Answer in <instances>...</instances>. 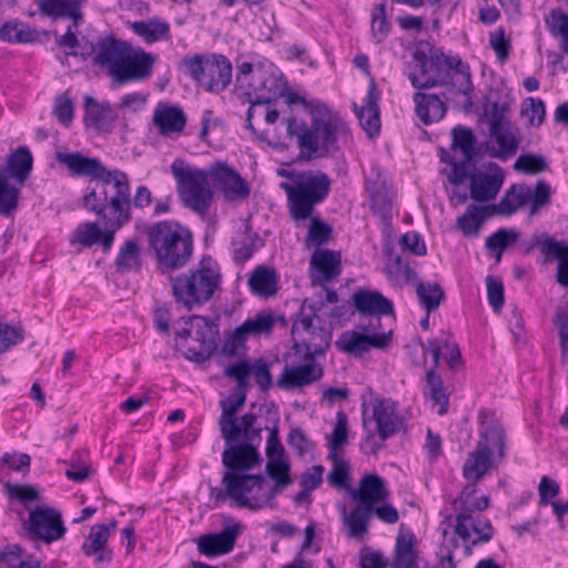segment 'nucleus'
<instances>
[{
    "instance_id": "864d4df0",
    "label": "nucleus",
    "mask_w": 568,
    "mask_h": 568,
    "mask_svg": "<svg viewBox=\"0 0 568 568\" xmlns=\"http://www.w3.org/2000/svg\"><path fill=\"white\" fill-rule=\"evenodd\" d=\"M486 209L470 204L465 213L457 219V226L465 236H477L484 217L480 214Z\"/></svg>"
},
{
    "instance_id": "1a4fd4ad",
    "label": "nucleus",
    "mask_w": 568,
    "mask_h": 568,
    "mask_svg": "<svg viewBox=\"0 0 568 568\" xmlns=\"http://www.w3.org/2000/svg\"><path fill=\"white\" fill-rule=\"evenodd\" d=\"M320 304H308V300H304L291 329L293 349L302 358L323 355L332 342L333 328L329 324L322 323L323 302Z\"/></svg>"
},
{
    "instance_id": "a211bd4d",
    "label": "nucleus",
    "mask_w": 568,
    "mask_h": 568,
    "mask_svg": "<svg viewBox=\"0 0 568 568\" xmlns=\"http://www.w3.org/2000/svg\"><path fill=\"white\" fill-rule=\"evenodd\" d=\"M475 135L473 131L465 126H455L452 130V150L462 152L463 159L457 161L448 155L442 158V161L447 162L452 166L448 174V181L454 185L462 184L468 176V169L475 149Z\"/></svg>"
},
{
    "instance_id": "412c9836",
    "label": "nucleus",
    "mask_w": 568,
    "mask_h": 568,
    "mask_svg": "<svg viewBox=\"0 0 568 568\" xmlns=\"http://www.w3.org/2000/svg\"><path fill=\"white\" fill-rule=\"evenodd\" d=\"M470 197L476 202H488L499 193L504 183V172L496 163H490L486 172L468 173Z\"/></svg>"
},
{
    "instance_id": "a18cd8bd",
    "label": "nucleus",
    "mask_w": 568,
    "mask_h": 568,
    "mask_svg": "<svg viewBox=\"0 0 568 568\" xmlns=\"http://www.w3.org/2000/svg\"><path fill=\"white\" fill-rule=\"evenodd\" d=\"M258 235L252 232L248 224H245L244 230L232 241L234 258L240 262L247 261L258 248Z\"/></svg>"
},
{
    "instance_id": "13d9d810",
    "label": "nucleus",
    "mask_w": 568,
    "mask_h": 568,
    "mask_svg": "<svg viewBox=\"0 0 568 568\" xmlns=\"http://www.w3.org/2000/svg\"><path fill=\"white\" fill-rule=\"evenodd\" d=\"M333 467L327 475V481L332 487L345 488L348 486L349 467L348 464L338 455H329Z\"/></svg>"
},
{
    "instance_id": "f8f14e48",
    "label": "nucleus",
    "mask_w": 568,
    "mask_h": 568,
    "mask_svg": "<svg viewBox=\"0 0 568 568\" xmlns=\"http://www.w3.org/2000/svg\"><path fill=\"white\" fill-rule=\"evenodd\" d=\"M55 160L65 165L72 175L88 176L100 183L89 192L121 194L130 191L128 174L118 169L108 170L97 158H88L80 152H57Z\"/></svg>"
},
{
    "instance_id": "680f3d73",
    "label": "nucleus",
    "mask_w": 568,
    "mask_h": 568,
    "mask_svg": "<svg viewBox=\"0 0 568 568\" xmlns=\"http://www.w3.org/2000/svg\"><path fill=\"white\" fill-rule=\"evenodd\" d=\"M514 169L528 174H537L547 169V163L544 156L527 153L517 158Z\"/></svg>"
},
{
    "instance_id": "09e8293b",
    "label": "nucleus",
    "mask_w": 568,
    "mask_h": 568,
    "mask_svg": "<svg viewBox=\"0 0 568 568\" xmlns=\"http://www.w3.org/2000/svg\"><path fill=\"white\" fill-rule=\"evenodd\" d=\"M265 469L267 475L275 480L273 487L268 486V491H273L274 497L292 484L290 464L283 457L268 459Z\"/></svg>"
},
{
    "instance_id": "2eb2a0df",
    "label": "nucleus",
    "mask_w": 568,
    "mask_h": 568,
    "mask_svg": "<svg viewBox=\"0 0 568 568\" xmlns=\"http://www.w3.org/2000/svg\"><path fill=\"white\" fill-rule=\"evenodd\" d=\"M189 323L190 328L176 333V346L189 361L202 364L211 357L215 348L213 325L206 317L197 315L191 316Z\"/></svg>"
},
{
    "instance_id": "e433bc0d",
    "label": "nucleus",
    "mask_w": 568,
    "mask_h": 568,
    "mask_svg": "<svg viewBox=\"0 0 568 568\" xmlns=\"http://www.w3.org/2000/svg\"><path fill=\"white\" fill-rule=\"evenodd\" d=\"M372 514L373 507L362 503H357L349 513L343 507L342 520L347 528V536L349 538H356L365 535L368 530Z\"/></svg>"
},
{
    "instance_id": "6e6552de",
    "label": "nucleus",
    "mask_w": 568,
    "mask_h": 568,
    "mask_svg": "<svg viewBox=\"0 0 568 568\" xmlns=\"http://www.w3.org/2000/svg\"><path fill=\"white\" fill-rule=\"evenodd\" d=\"M149 248L159 268L171 272L182 268L193 253L191 232L175 221H161L148 229Z\"/></svg>"
},
{
    "instance_id": "aec40b11",
    "label": "nucleus",
    "mask_w": 568,
    "mask_h": 568,
    "mask_svg": "<svg viewBox=\"0 0 568 568\" xmlns=\"http://www.w3.org/2000/svg\"><path fill=\"white\" fill-rule=\"evenodd\" d=\"M241 532V524L229 518V524L219 532L201 535L197 540V550L206 557H216L231 552Z\"/></svg>"
},
{
    "instance_id": "5fc2aeb1",
    "label": "nucleus",
    "mask_w": 568,
    "mask_h": 568,
    "mask_svg": "<svg viewBox=\"0 0 568 568\" xmlns=\"http://www.w3.org/2000/svg\"><path fill=\"white\" fill-rule=\"evenodd\" d=\"M246 400V395L244 392L240 390L235 394H232L220 400L221 406V415L217 419V425L221 426L223 424L233 422L237 418L239 410L244 406Z\"/></svg>"
},
{
    "instance_id": "7ed1b4c3",
    "label": "nucleus",
    "mask_w": 568,
    "mask_h": 568,
    "mask_svg": "<svg viewBox=\"0 0 568 568\" xmlns=\"http://www.w3.org/2000/svg\"><path fill=\"white\" fill-rule=\"evenodd\" d=\"M87 53L92 55V63L106 70L113 85L144 81L153 71L154 57L132 47L113 34L100 39L97 44L89 43Z\"/></svg>"
},
{
    "instance_id": "9d476101",
    "label": "nucleus",
    "mask_w": 568,
    "mask_h": 568,
    "mask_svg": "<svg viewBox=\"0 0 568 568\" xmlns=\"http://www.w3.org/2000/svg\"><path fill=\"white\" fill-rule=\"evenodd\" d=\"M280 187L287 195L291 216L295 221H304L328 195L331 180L322 171H303L294 175V183L282 182Z\"/></svg>"
},
{
    "instance_id": "473e14b6",
    "label": "nucleus",
    "mask_w": 568,
    "mask_h": 568,
    "mask_svg": "<svg viewBox=\"0 0 568 568\" xmlns=\"http://www.w3.org/2000/svg\"><path fill=\"white\" fill-rule=\"evenodd\" d=\"M153 122L161 135L170 136L184 130L186 118L181 108L160 104L154 111Z\"/></svg>"
},
{
    "instance_id": "4c0bfd02",
    "label": "nucleus",
    "mask_w": 568,
    "mask_h": 568,
    "mask_svg": "<svg viewBox=\"0 0 568 568\" xmlns=\"http://www.w3.org/2000/svg\"><path fill=\"white\" fill-rule=\"evenodd\" d=\"M277 274L274 268L260 265L252 271L248 286L254 295L270 297L277 292Z\"/></svg>"
},
{
    "instance_id": "37998d69",
    "label": "nucleus",
    "mask_w": 568,
    "mask_h": 568,
    "mask_svg": "<svg viewBox=\"0 0 568 568\" xmlns=\"http://www.w3.org/2000/svg\"><path fill=\"white\" fill-rule=\"evenodd\" d=\"M424 395L425 397L430 399L434 405L439 406V415H444L447 413L449 398L445 392L442 377L436 372H434V369H429L426 373V385L424 389Z\"/></svg>"
},
{
    "instance_id": "39448f33",
    "label": "nucleus",
    "mask_w": 568,
    "mask_h": 568,
    "mask_svg": "<svg viewBox=\"0 0 568 568\" xmlns=\"http://www.w3.org/2000/svg\"><path fill=\"white\" fill-rule=\"evenodd\" d=\"M258 465L226 468L222 476L223 487L211 488V496L216 501H232L237 508H245L252 511L264 508L274 499V493L268 491V483L262 474H247V470Z\"/></svg>"
},
{
    "instance_id": "de8ad7c7",
    "label": "nucleus",
    "mask_w": 568,
    "mask_h": 568,
    "mask_svg": "<svg viewBox=\"0 0 568 568\" xmlns=\"http://www.w3.org/2000/svg\"><path fill=\"white\" fill-rule=\"evenodd\" d=\"M275 325V318L271 312L261 311L253 317L245 320L239 327L248 338L250 336L270 335Z\"/></svg>"
},
{
    "instance_id": "423d86ee",
    "label": "nucleus",
    "mask_w": 568,
    "mask_h": 568,
    "mask_svg": "<svg viewBox=\"0 0 568 568\" xmlns=\"http://www.w3.org/2000/svg\"><path fill=\"white\" fill-rule=\"evenodd\" d=\"M219 428L226 445L222 453V464L225 468L261 465L262 458L257 447L262 442L263 427L257 423L255 414L247 412Z\"/></svg>"
},
{
    "instance_id": "b1692460",
    "label": "nucleus",
    "mask_w": 568,
    "mask_h": 568,
    "mask_svg": "<svg viewBox=\"0 0 568 568\" xmlns=\"http://www.w3.org/2000/svg\"><path fill=\"white\" fill-rule=\"evenodd\" d=\"M304 364L295 366H285L280 378L276 382L277 387L282 389H293L310 385L323 376V367L316 363L315 358H303Z\"/></svg>"
},
{
    "instance_id": "79ce46f5",
    "label": "nucleus",
    "mask_w": 568,
    "mask_h": 568,
    "mask_svg": "<svg viewBox=\"0 0 568 568\" xmlns=\"http://www.w3.org/2000/svg\"><path fill=\"white\" fill-rule=\"evenodd\" d=\"M0 38L7 42L32 43L38 41L39 33L24 22L11 20L0 28Z\"/></svg>"
},
{
    "instance_id": "a19ab883",
    "label": "nucleus",
    "mask_w": 568,
    "mask_h": 568,
    "mask_svg": "<svg viewBox=\"0 0 568 568\" xmlns=\"http://www.w3.org/2000/svg\"><path fill=\"white\" fill-rule=\"evenodd\" d=\"M115 266L121 273H138L141 270V247L136 240H128L123 243L115 258Z\"/></svg>"
},
{
    "instance_id": "c9c22d12",
    "label": "nucleus",
    "mask_w": 568,
    "mask_h": 568,
    "mask_svg": "<svg viewBox=\"0 0 568 568\" xmlns=\"http://www.w3.org/2000/svg\"><path fill=\"white\" fill-rule=\"evenodd\" d=\"M530 187L526 184H513L506 190L497 205L490 209L500 215L510 216L529 203Z\"/></svg>"
},
{
    "instance_id": "f03ea898",
    "label": "nucleus",
    "mask_w": 568,
    "mask_h": 568,
    "mask_svg": "<svg viewBox=\"0 0 568 568\" xmlns=\"http://www.w3.org/2000/svg\"><path fill=\"white\" fill-rule=\"evenodd\" d=\"M413 63L408 79L415 89L450 85L467 98L474 91L470 68L458 54H445L439 48H430L428 52L417 49Z\"/></svg>"
},
{
    "instance_id": "7c9ffc66",
    "label": "nucleus",
    "mask_w": 568,
    "mask_h": 568,
    "mask_svg": "<svg viewBox=\"0 0 568 568\" xmlns=\"http://www.w3.org/2000/svg\"><path fill=\"white\" fill-rule=\"evenodd\" d=\"M351 497L356 503L373 507L385 501L388 491L385 488L384 480L377 474H366L361 478L358 488L351 490Z\"/></svg>"
},
{
    "instance_id": "6ab92c4d",
    "label": "nucleus",
    "mask_w": 568,
    "mask_h": 568,
    "mask_svg": "<svg viewBox=\"0 0 568 568\" xmlns=\"http://www.w3.org/2000/svg\"><path fill=\"white\" fill-rule=\"evenodd\" d=\"M460 503V510L456 516L455 532L464 540L471 539V545H478L480 542H487L493 538L494 528L489 519L481 516H474L471 508L466 507L462 499V495L458 500H455V505Z\"/></svg>"
},
{
    "instance_id": "3c124183",
    "label": "nucleus",
    "mask_w": 568,
    "mask_h": 568,
    "mask_svg": "<svg viewBox=\"0 0 568 568\" xmlns=\"http://www.w3.org/2000/svg\"><path fill=\"white\" fill-rule=\"evenodd\" d=\"M20 190L8 182L7 172H0V214L10 216L19 205Z\"/></svg>"
},
{
    "instance_id": "4d7b16f0",
    "label": "nucleus",
    "mask_w": 568,
    "mask_h": 568,
    "mask_svg": "<svg viewBox=\"0 0 568 568\" xmlns=\"http://www.w3.org/2000/svg\"><path fill=\"white\" fill-rule=\"evenodd\" d=\"M332 235V227L325 222L313 219L310 226L308 232L305 239L306 247H320L321 245L326 244Z\"/></svg>"
},
{
    "instance_id": "603ef678",
    "label": "nucleus",
    "mask_w": 568,
    "mask_h": 568,
    "mask_svg": "<svg viewBox=\"0 0 568 568\" xmlns=\"http://www.w3.org/2000/svg\"><path fill=\"white\" fill-rule=\"evenodd\" d=\"M519 239V233L515 229H499L490 234L485 242V247L491 253H496V260L500 261L505 248Z\"/></svg>"
},
{
    "instance_id": "052dcab7",
    "label": "nucleus",
    "mask_w": 568,
    "mask_h": 568,
    "mask_svg": "<svg viewBox=\"0 0 568 568\" xmlns=\"http://www.w3.org/2000/svg\"><path fill=\"white\" fill-rule=\"evenodd\" d=\"M371 32L376 43L383 42L389 32V22L386 18L385 3H379L372 16Z\"/></svg>"
},
{
    "instance_id": "20e7f679",
    "label": "nucleus",
    "mask_w": 568,
    "mask_h": 568,
    "mask_svg": "<svg viewBox=\"0 0 568 568\" xmlns=\"http://www.w3.org/2000/svg\"><path fill=\"white\" fill-rule=\"evenodd\" d=\"M506 433L498 420L483 423L479 438L473 450L467 453L462 474L466 485L462 490V499L467 503L476 493L477 484L506 457Z\"/></svg>"
},
{
    "instance_id": "ea45409f",
    "label": "nucleus",
    "mask_w": 568,
    "mask_h": 568,
    "mask_svg": "<svg viewBox=\"0 0 568 568\" xmlns=\"http://www.w3.org/2000/svg\"><path fill=\"white\" fill-rule=\"evenodd\" d=\"M33 165V158L27 146H19L7 159V171L22 184L29 176Z\"/></svg>"
},
{
    "instance_id": "8fccbe9b",
    "label": "nucleus",
    "mask_w": 568,
    "mask_h": 568,
    "mask_svg": "<svg viewBox=\"0 0 568 568\" xmlns=\"http://www.w3.org/2000/svg\"><path fill=\"white\" fill-rule=\"evenodd\" d=\"M416 294L420 305L429 314L437 310L445 297L444 290L437 283L418 282Z\"/></svg>"
},
{
    "instance_id": "774afa93",
    "label": "nucleus",
    "mask_w": 568,
    "mask_h": 568,
    "mask_svg": "<svg viewBox=\"0 0 568 568\" xmlns=\"http://www.w3.org/2000/svg\"><path fill=\"white\" fill-rule=\"evenodd\" d=\"M537 245L540 246L541 253L544 255L568 254V246L566 244L544 235H535L534 241L529 245L528 250H531Z\"/></svg>"
},
{
    "instance_id": "cd10ccee",
    "label": "nucleus",
    "mask_w": 568,
    "mask_h": 568,
    "mask_svg": "<svg viewBox=\"0 0 568 568\" xmlns=\"http://www.w3.org/2000/svg\"><path fill=\"white\" fill-rule=\"evenodd\" d=\"M352 300L355 308L362 315L379 317L394 314L392 301L378 291L358 290L352 295ZM376 321L379 322V318H376Z\"/></svg>"
},
{
    "instance_id": "338daca9",
    "label": "nucleus",
    "mask_w": 568,
    "mask_h": 568,
    "mask_svg": "<svg viewBox=\"0 0 568 568\" xmlns=\"http://www.w3.org/2000/svg\"><path fill=\"white\" fill-rule=\"evenodd\" d=\"M23 337V329L21 327L0 322V354L20 343Z\"/></svg>"
},
{
    "instance_id": "5701e85b",
    "label": "nucleus",
    "mask_w": 568,
    "mask_h": 568,
    "mask_svg": "<svg viewBox=\"0 0 568 568\" xmlns=\"http://www.w3.org/2000/svg\"><path fill=\"white\" fill-rule=\"evenodd\" d=\"M210 175L225 197L229 200L245 199L250 193V186L241 175L225 163L217 162L211 166Z\"/></svg>"
},
{
    "instance_id": "a878e982",
    "label": "nucleus",
    "mask_w": 568,
    "mask_h": 568,
    "mask_svg": "<svg viewBox=\"0 0 568 568\" xmlns=\"http://www.w3.org/2000/svg\"><path fill=\"white\" fill-rule=\"evenodd\" d=\"M310 266L312 284L324 285L341 274V253L316 248L312 254Z\"/></svg>"
},
{
    "instance_id": "4be33fe9",
    "label": "nucleus",
    "mask_w": 568,
    "mask_h": 568,
    "mask_svg": "<svg viewBox=\"0 0 568 568\" xmlns=\"http://www.w3.org/2000/svg\"><path fill=\"white\" fill-rule=\"evenodd\" d=\"M371 419L375 422L376 433L382 442L398 433L404 426L396 403L389 398H376L372 403Z\"/></svg>"
},
{
    "instance_id": "f257e3e1",
    "label": "nucleus",
    "mask_w": 568,
    "mask_h": 568,
    "mask_svg": "<svg viewBox=\"0 0 568 568\" xmlns=\"http://www.w3.org/2000/svg\"><path fill=\"white\" fill-rule=\"evenodd\" d=\"M311 124L296 118L283 119L290 138L307 159L327 158L339 150L338 141L349 134V129L341 115L326 103L316 101L310 108Z\"/></svg>"
},
{
    "instance_id": "c85d7f7f",
    "label": "nucleus",
    "mask_w": 568,
    "mask_h": 568,
    "mask_svg": "<svg viewBox=\"0 0 568 568\" xmlns=\"http://www.w3.org/2000/svg\"><path fill=\"white\" fill-rule=\"evenodd\" d=\"M115 113L108 101H98L90 95L84 97V124L97 131H110L115 121Z\"/></svg>"
},
{
    "instance_id": "72a5a7b5",
    "label": "nucleus",
    "mask_w": 568,
    "mask_h": 568,
    "mask_svg": "<svg viewBox=\"0 0 568 568\" xmlns=\"http://www.w3.org/2000/svg\"><path fill=\"white\" fill-rule=\"evenodd\" d=\"M413 99L416 114L425 125L439 121L446 113L445 103L436 94L416 92Z\"/></svg>"
},
{
    "instance_id": "58836bf2",
    "label": "nucleus",
    "mask_w": 568,
    "mask_h": 568,
    "mask_svg": "<svg viewBox=\"0 0 568 568\" xmlns=\"http://www.w3.org/2000/svg\"><path fill=\"white\" fill-rule=\"evenodd\" d=\"M415 537L412 532H398L396 537L392 568H417V555L414 549Z\"/></svg>"
},
{
    "instance_id": "0eeeda50",
    "label": "nucleus",
    "mask_w": 568,
    "mask_h": 568,
    "mask_svg": "<svg viewBox=\"0 0 568 568\" xmlns=\"http://www.w3.org/2000/svg\"><path fill=\"white\" fill-rule=\"evenodd\" d=\"M172 294L187 311L210 302L221 290L220 266L211 256H203L192 268L170 278Z\"/></svg>"
},
{
    "instance_id": "69168bd1",
    "label": "nucleus",
    "mask_w": 568,
    "mask_h": 568,
    "mask_svg": "<svg viewBox=\"0 0 568 568\" xmlns=\"http://www.w3.org/2000/svg\"><path fill=\"white\" fill-rule=\"evenodd\" d=\"M74 26H70L67 32L58 38V44L64 49H68V54L70 55H81L83 59L89 57L87 53L88 45H82L81 41L77 38L74 31L72 30Z\"/></svg>"
},
{
    "instance_id": "bf43d9fd",
    "label": "nucleus",
    "mask_w": 568,
    "mask_h": 568,
    "mask_svg": "<svg viewBox=\"0 0 568 568\" xmlns=\"http://www.w3.org/2000/svg\"><path fill=\"white\" fill-rule=\"evenodd\" d=\"M101 229L98 222H87L80 224L73 233L71 243H78L90 247L100 241Z\"/></svg>"
},
{
    "instance_id": "e2e57ef3",
    "label": "nucleus",
    "mask_w": 568,
    "mask_h": 568,
    "mask_svg": "<svg viewBox=\"0 0 568 568\" xmlns=\"http://www.w3.org/2000/svg\"><path fill=\"white\" fill-rule=\"evenodd\" d=\"M550 201V185L544 181L539 180L534 190L530 189V215L536 214L541 207L546 206Z\"/></svg>"
},
{
    "instance_id": "bb28decb",
    "label": "nucleus",
    "mask_w": 568,
    "mask_h": 568,
    "mask_svg": "<svg viewBox=\"0 0 568 568\" xmlns=\"http://www.w3.org/2000/svg\"><path fill=\"white\" fill-rule=\"evenodd\" d=\"M378 100L379 93L376 84L372 81L368 85L363 104L361 106L354 104V111L359 124L369 138L377 135L381 130Z\"/></svg>"
},
{
    "instance_id": "dca6fc26",
    "label": "nucleus",
    "mask_w": 568,
    "mask_h": 568,
    "mask_svg": "<svg viewBox=\"0 0 568 568\" xmlns=\"http://www.w3.org/2000/svg\"><path fill=\"white\" fill-rule=\"evenodd\" d=\"M24 528L30 539L47 544L61 539L67 532L62 514L50 506H38L30 510Z\"/></svg>"
},
{
    "instance_id": "0e129e2a",
    "label": "nucleus",
    "mask_w": 568,
    "mask_h": 568,
    "mask_svg": "<svg viewBox=\"0 0 568 568\" xmlns=\"http://www.w3.org/2000/svg\"><path fill=\"white\" fill-rule=\"evenodd\" d=\"M347 439V417L345 413H337L336 424L328 440L329 455L337 454L338 448Z\"/></svg>"
},
{
    "instance_id": "6e6d98bb",
    "label": "nucleus",
    "mask_w": 568,
    "mask_h": 568,
    "mask_svg": "<svg viewBox=\"0 0 568 568\" xmlns=\"http://www.w3.org/2000/svg\"><path fill=\"white\" fill-rule=\"evenodd\" d=\"M520 113L530 126L537 128L545 120L546 106L541 99L529 97L524 100Z\"/></svg>"
},
{
    "instance_id": "f3484780",
    "label": "nucleus",
    "mask_w": 568,
    "mask_h": 568,
    "mask_svg": "<svg viewBox=\"0 0 568 568\" xmlns=\"http://www.w3.org/2000/svg\"><path fill=\"white\" fill-rule=\"evenodd\" d=\"M504 109L498 102H493L487 108L490 116L489 134L498 145L491 155L500 160L515 155L519 146L518 130L504 122Z\"/></svg>"
},
{
    "instance_id": "393cba45",
    "label": "nucleus",
    "mask_w": 568,
    "mask_h": 568,
    "mask_svg": "<svg viewBox=\"0 0 568 568\" xmlns=\"http://www.w3.org/2000/svg\"><path fill=\"white\" fill-rule=\"evenodd\" d=\"M392 336L388 333L363 334L354 331L344 332L335 342L336 347L344 353L362 355L369 348H384Z\"/></svg>"
},
{
    "instance_id": "9b49d317",
    "label": "nucleus",
    "mask_w": 568,
    "mask_h": 568,
    "mask_svg": "<svg viewBox=\"0 0 568 568\" xmlns=\"http://www.w3.org/2000/svg\"><path fill=\"white\" fill-rule=\"evenodd\" d=\"M83 206L101 219L105 230H101L99 242L104 252L110 251L116 231L132 219L130 191L121 194H106L104 191L88 192L83 196Z\"/></svg>"
},
{
    "instance_id": "c03bdc74",
    "label": "nucleus",
    "mask_w": 568,
    "mask_h": 568,
    "mask_svg": "<svg viewBox=\"0 0 568 568\" xmlns=\"http://www.w3.org/2000/svg\"><path fill=\"white\" fill-rule=\"evenodd\" d=\"M131 29L146 42H158L170 38L169 24L156 19L134 21L131 23Z\"/></svg>"
},
{
    "instance_id": "2f4dec72",
    "label": "nucleus",
    "mask_w": 568,
    "mask_h": 568,
    "mask_svg": "<svg viewBox=\"0 0 568 568\" xmlns=\"http://www.w3.org/2000/svg\"><path fill=\"white\" fill-rule=\"evenodd\" d=\"M110 537V528L104 524H98L91 527L90 532L82 544V550L85 556H94L97 562H110L112 560V550L106 548Z\"/></svg>"
},
{
    "instance_id": "49530a36",
    "label": "nucleus",
    "mask_w": 568,
    "mask_h": 568,
    "mask_svg": "<svg viewBox=\"0 0 568 568\" xmlns=\"http://www.w3.org/2000/svg\"><path fill=\"white\" fill-rule=\"evenodd\" d=\"M549 33L560 40V49L568 54V13L562 9H552L545 18Z\"/></svg>"
},
{
    "instance_id": "c756f323",
    "label": "nucleus",
    "mask_w": 568,
    "mask_h": 568,
    "mask_svg": "<svg viewBox=\"0 0 568 568\" xmlns=\"http://www.w3.org/2000/svg\"><path fill=\"white\" fill-rule=\"evenodd\" d=\"M83 0H38V10L53 20L70 19L74 28L83 20Z\"/></svg>"
},
{
    "instance_id": "4468645a",
    "label": "nucleus",
    "mask_w": 568,
    "mask_h": 568,
    "mask_svg": "<svg viewBox=\"0 0 568 568\" xmlns=\"http://www.w3.org/2000/svg\"><path fill=\"white\" fill-rule=\"evenodd\" d=\"M183 64L190 77L209 92H221L231 82L232 64L224 55H194L184 59Z\"/></svg>"
},
{
    "instance_id": "ddd939ff",
    "label": "nucleus",
    "mask_w": 568,
    "mask_h": 568,
    "mask_svg": "<svg viewBox=\"0 0 568 568\" xmlns=\"http://www.w3.org/2000/svg\"><path fill=\"white\" fill-rule=\"evenodd\" d=\"M171 171L176 180L178 193L183 204L199 214H204L212 202L207 173L189 165L181 159L173 161Z\"/></svg>"
},
{
    "instance_id": "f704fd0d",
    "label": "nucleus",
    "mask_w": 568,
    "mask_h": 568,
    "mask_svg": "<svg viewBox=\"0 0 568 568\" xmlns=\"http://www.w3.org/2000/svg\"><path fill=\"white\" fill-rule=\"evenodd\" d=\"M256 74L258 84H247L256 93L257 102L270 104L272 101L284 95L285 85L281 78L262 70L260 67L256 68Z\"/></svg>"
}]
</instances>
